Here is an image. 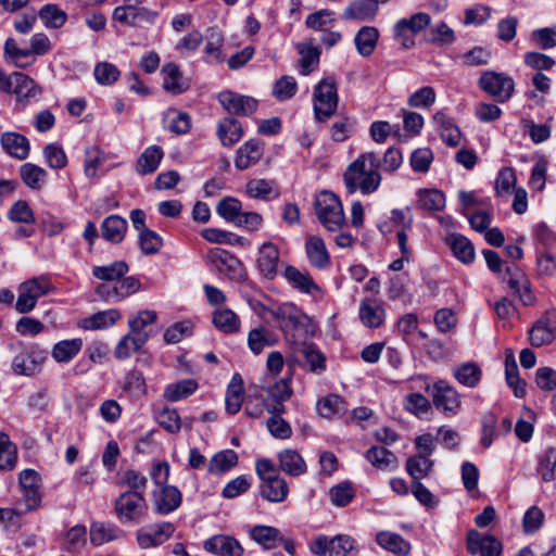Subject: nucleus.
<instances>
[{"label": "nucleus", "instance_id": "1", "mask_svg": "<svg viewBox=\"0 0 556 556\" xmlns=\"http://www.w3.org/2000/svg\"><path fill=\"white\" fill-rule=\"evenodd\" d=\"M380 159L374 152H366L353 161L344 172V185L349 193L375 192L381 184Z\"/></svg>", "mask_w": 556, "mask_h": 556}, {"label": "nucleus", "instance_id": "2", "mask_svg": "<svg viewBox=\"0 0 556 556\" xmlns=\"http://www.w3.org/2000/svg\"><path fill=\"white\" fill-rule=\"evenodd\" d=\"M319 223L329 231H338L345 224V216L340 199L332 192L321 191L314 203Z\"/></svg>", "mask_w": 556, "mask_h": 556}, {"label": "nucleus", "instance_id": "3", "mask_svg": "<svg viewBox=\"0 0 556 556\" xmlns=\"http://www.w3.org/2000/svg\"><path fill=\"white\" fill-rule=\"evenodd\" d=\"M337 83L332 77L321 79L314 88L313 106L315 118L318 122H327L338 108Z\"/></svg>", "mask_w": 556, "mask_h": 556}, {"label": "nucleus", "instance_id": "4", "mask_svg": "<svg viewBox=\"0 0 556 556\" xmlns=\"http://www.w3.org/2000/svg\"><path fill=\"white\" fill-rule=\"evenodd\" d=\"M144 495L137 492H123L117 496L114 510L122 523H139L148 514Z\"/></svg>", "mask_w": 556, "mask_h": 556}, {"label": "nucleus", "instance_id": "5", "mask_svg": "<svg viewBox=\"0 0 556 556\" xmlns=\"http://www.w3.org/2000/svg\"><path fill=\"white\" fill-rule=\"evenodd\" d=\"M53 290L50 278L47 276H39L28 279L18 286V296L15 304V309L20 314L31 312L39 298L48 294Z\"/></svg>", "mask_w": 556, "mask_h": 556}, {"label": "nucleus", "instance_id": "6", "mask_svg": "<svg viewBox=\"0 0 556 556\" xmlns=\"http://www.w3.org/2000/svg\"><path fill=\"white\" fill-rule=\"evenodd\" d=\"M425 391L432 395L433 406L445 417H453L458 414L462 407V399L454 387L444 380L437 381L431 388L426 383Z\"/></svg>", "mask_w": 556, "mask_h": 556}, {"label": "nucleus", "instance_id": "7", "mask_svg": "<svg viewBox=\"0 0 556 556\" xmlns=\"http://www.w3.org/2000/svg\"><path fill=\"white\" fill-rule=\"evenodd\" d=\"M479 87L497 102L508 101L515 91L514 79L505 73L485 71L479 78Z\"/></svg>", "mask_w": 556, "mask_h": 556}, {"label": "nucleus", "instance_id": "8", "mask_svg": "<svg viewBox=\"0 0 556 556\" xmlns=\"http://www.w3.org/2000/svg\"><path fill=\"white\" fill-rule=\"evenodd\" d=\"M556 339V309L545 312L531 327L529 340L532 346L551 344Z\"/></svg>", "mask_w": 556, "mask_h": 556}, {"label": "nucleus", "instance_id": "9", "mask_svg": "<svg viewBox=\"0 0 556 556\" xmlns=\"http://www.w3.org/2000/svg\"><path fill=\"white\" fill-rule=\"evenodd\" d=\"M271 315L279 323L280 329L287 337H291L294 340L296 334L292 333L304 327L306 316L296 308L293 304H282L276 309L271 311Z\"/></svg>", "mask_w": 556, "mask_h": 556}, {"label": "nucleus", "instance_id": "10", "mask_svg": "<svg viewBox=\"0 0 556 556\" xmlns=\"http://www.w3.org/2000/svg\"><path fill=\"white\" fill-rule=\"evenodd\" d=\"M46 358L47 351L33 345L14 357L12 362L13 371L16 375L31 376L40 370Z\"/></svg>", "mask_w": 556, "mask_h": 556}, {"label": "nucleus", "instance_id": "11", "mask_svg": "<svg viewBox=\"0 0 556 556\" xmlns=\"http://www.w3.org/2000/svg\"><path fill=\"white\" fill-rule=\"evenodd\" d=\"M170 522H160L146 526L137 531V542L141 548L156 547L166 542L174 533Z\"/></svg>", "mask_w": 556, "mask_h": 556}, {"label": "nucleus", "instance_id": "12", "mask_svg": "<svg viewBox=\"0 0 556 556\" xmlns=\"http://www.w3.org/2000/svg\"><path fill=\"white\" fill-rule=\"evenodd\" d=\"M206 261L216 269L231 279L242 276V263L228 251L220 248H213L207 251Z\"/></svg>", "mask_w": 556, "mask_h": 556}, {"label": "nucleus", "instance_id": "13", "mask_svg": "<svg viewBox=\"0 0 556 556\" xmlns=\"http://www.w3.org/2000/svg\"><path fill=\"white\" fill-rule=\"evenodd\" d=\"M181 502L182 494L174 485H162L152 492V503L159 515H168L175 511L181 505Z\"/></svg>", "mask_w": 556, "mask_h": 556}, {"label": "nucleus", "instance_id": "14", "mask_svg": "<svg viewBox=\"0 0 556 556\" xmlns=\"http://www.w3.org/2000/svg\"><path fill=\"white\" fill-rule=\"evenodd\" d=\"M218 102L230 114L248 116L257 109V100L229 90L218 94Z\"/></svg>", "mask_w": 556, "mask_h": 556}, {"label": "nucleus", "instance_id": "15", "mask_svg": "<svg viewBox=\"0 0 556 556\" xmlns=\"http://www.w3.org/2000/svg\"><path fill=\"white\" fill-rule=\"evenodd\" d=\"M467 549L481 556H501L502 543L493 535H482L477 530L467 533Z\"/></svg>", "mask_w": 556, "mask_h": 556}, {"label": "nucleus", "instance_id": "16", "mask_svg": "<svg viewBox=\"0 0 556 556\" xmlns=\"http://www.w3.org/2000/svg\"><path fill=\"white\" fill-rule=\"evenodd\" d=\"M358 317L366 328L376 329L383 325L386 309L381 301L375 298H365L358 307Z\"/></svg>", "mask_w": 556, "mask_h": 556}, {"label": "nucleus", "instance_id": "17", "mask_svg": "<svg viewBox=\"0 0 556 556\" xmlns=\"http://www.w3.org/2000/svg\"><path fill=\"white\" fill-rule=\"evenodd\" d=\"M0 144L3 151L13 159L24 161L29 156V140L20 132L5 131L1 134Z\"/></svg>", "mask_w": 556, "mask_h": 556}, {"label": "nucleus", "instance_id": "18", "mask_svg": "<svg viewBox=\"0 0 556 556\" xmlns=\"http://www.w3.org/2000/svg\"><path fill=\"white\" fill-rule=\"evenodd\" d=\"M12 79H15L12 92L15 93L17 102L23 106L40 97L41 88L29 76L21 72H14L12 73Z\"/></svg>", "mask_w": 556, "mask_h": 556}, {"label": "nucleus", "instance_id": "19", "mask_svg": "<svg viewBox=\"0 0 556 556\" xmlns=\"http://www.w3.org/2000/svg\"><path fill=\"white\" fill-rule=\"evenodd\" d=\"M204 548L217 556H242L243 547L232 536L216 534L204 542Z\"/></svg>", "mask_w": 556, "mask_h": 556}, {"label": "nucleus", "instance_id": "20", "mask_svg": "<svg viewBox=\"0 0 556 556\" xmlns=\"http://www.w3.org/2000/svg\"><path fill=\"white\" fill-rule=\"evenodd\" d=\"M124 536V531L114 523L93 521L89 528V539L93 546H101Z\"/></svg>", "mask_w": 556, "mask_h": 556}, {"label": "nucleus", "instance_id": "21", "mask_svg": "<svg viewBox=\"0 0 556 556\" xmlns=\"http://www.w3.org/2000/svg\"><path fill=\"white\" fill-rule=\"evenodd\" d=\"M279 264V249L273 242H265L258 249L257 266L261 274L273 279L277 275Z\"/></svg>", "mask_w": 556, "mask_h": 556}, {"label": "nucleus", "instance_id": "22", "mask_svg": "<svg viewBox=\"0 0 556 556\" xmlns=\"http://www.w3.org/2000/svg\"><path fill=\"white\" fill-rule=\"evenodd\" d=\"M149 338V333H136L130 330L116 344L114 356L119 361L129 358L132 354L140 351Z\"/></svg>", "mask_w": 556, "mask_h": 556}, {"label": "nucleus", "instance_id": "23", "mask_svg": "<svg viewBox=\"0 0 556 556\" xmlns=\"http://www.w3.org/2000/svg\"><path fill=\"white\" fill-rule=\"evenodd\" d=\"M263 155V146L257 139H250L236 152L235 166L244 170L256 164Z\"/></svg>", "mask_w": 556, "mask_h": 556}, {"label": "nucleus", "instance_id": "24", "mask_svg": "<svg viewBox=\"0 0 556 556\" xmlns=\"http://www.w3.org/2000/svg\"><path fill=\"white\" fill-rule=\"evenodd\" d=\"M260 493L268 502L281 503L287 498L289 488L282 477L273 476V478H267V480L261 482Z\"/></svg>", "mask_w": 556, "mask_h": 556}, {"label": "nucleus", "instance_id": "25", "mask_svg": "<svg viewBox=\"0 0 556 556\" xmlns=\"http://www.w3.org/2000/svg\"><path fill=\"white\" fill-rule=\"evenodd\" d=\"M217 137L224 147H232L243 136V128L239 121L232 117H225L217 124Z\"/></svg>", "mask_w": 556, "mask_h": 556}, {"label": "nucleus", "instance_id": "26", "mask_svg": "<svg viewBox=\"0 0 556 556\" xmlns=\"http://www.w3.org/2000/svg\"><path fill=\"white\" fill-rule=\"evenodd\" d=\"M305 250L312 266L323 269L330 263V256L324 240L316 236L306 239Z\"/></svg>", "mask_w": 556, "mask_h": 556}, {"label": "nucleus", "instance_id": "27", "mask_svg": "<svg viewBox=\"0 0 556 556\" xmlns=\"http://www.w3.org/2000/svg\"><path fill=\"white\" fill-rule=\"evenodd\" d=\"M280 469L292 477H299L306 472V463L300 453L292 448H286L278 454Z\"/></svg>", "mask_w": 556, "mask_h": 556}, {"label": "nucleus", "instance_id": "28", "mask_svg": "<svg viewBox=\"0 0 556 556\" xmlns=\"http://www.w3.org/2000/svg\"><path fill=\"white\" fill-rule=\"evenodd\" d=\"M506 271L509 276L507 279V285L510 290L514 292V294L520 298L525 305L530 304L532 301V295L529 290V281L525 274L515 265L507 266Z\"/></svg>", "mask_w": 556, "mask_h": 556}, {"label": "nucleus", "instance_id": "29", "mask_svg": "<svg viewBox=\"0 0 556 556\" xmlns=\"http://www.w3.org/2000/svg\"><path fill=\"white\" fill-rule=\"evenodd\" d=\"M283 276L295 289L303 293L314 294L320 291L307 271H301L292 265L285 268Z\"/></svg>", "mask_w": 556, "mask_h": 556}, {"label": "nucleus", "instance_id": "30", "mask_svg": "<svg viewBox=\"0 0 556 556\" xmlns=\"http://www.w3.org/2000/svg\"><path fill=\"white\" fill-rule=\"evenodd\" d=\"M223 43V31L218 27H210L206 30V42L204 47V53L206 55L205 61L207 63L220 64L224 62V55L222 51Z\"/></svg>", "mask_w": 556, "mask_h": 556}, {"label": "nucleus", "instance_id": "31", "mask_svg": "<svg viewBox=\"0 0 556 556\" xmlns=\"http://www.w3.org/2000/svg\"><path fill=\"white\" fill-rule=\"evenodd\" d=\"M213 324L222 332L226 334H233L240 331L241 321L238 315L227 308L217 307L213 313Z\"/></svg>", "mask_w": 556, "mask_h": 556}, {"label": "nucleus", "instance_id": "32", "mask_svg": "<svg viewBox=\"0 0 556 556\" xmlns=\"http://www.w3.org/2000/svg\"><path fill=\"white\" fill-rule=\"evenodd\" d=\"M378 9L375 3L355 0L344 9L342 16L345 21H372L378 13Z\"/></svg>", "mask_w": 556, "mask_h": 556}, {"label": "nucleus", "instance_id": "33", "mask_svg": "<svg viewBox=\"0 0 556 556\" xmlns=\"http://www.w3.org/2000/svg\"><path fill=\"white\" fill-rule=\"evenodd\" d=\"M276 342L277 338L275 333L264 326L255 327L248 333V346L255 355L261 354L265 348L271 346L276 344Z\"/></svg>", "mask_w": 556, "mask_h": 556}, {"label": "nucleus", "instance_id": "34", "mask_svg": "<svg viewBox=\"0 0 556 556\" xmlns=\"http://www.w3.org/2000/svg\"><path fill=\"white\" fill-rule=\"evenodd\" d=\"M244 399L243 382L239 374L232 376L226 392V410L230 415L237 414Z\"/></svg>", "mask_w": 556, "mask_h": 556}, {"label": "nucleus", "instance_id": "35", "mask_svg": "<svg viewBox=\"0 0 556 556\" xmlns=\"http://www.w3.org/2000/svg\"><path fill=\"white\" fill-rule=\"evenodd\" d=\"M379 30L374 26H363L355 35L354 42L362 56H369L377 47Z\"/></svg>", "mask_w": 556, "mask_h": 556}, {"label": "nucleus", "instance_id": "36", "mask_svg": "<svg viewBox=\"0 0 556 556\" xmlns=\"http://www.w3.org/2000/svg\"><path fill=\"white\" fill-rule=\"evenodd\" d=\"M250 535L253 541L265 549H273L282 540L281 532L274 527L257 525L251 529Z\"/></svg>", "mask_w": 556, "mask_h": 556}, {"label": "nucleus", "instance_id": "37", "mask_svg": "<svg viewBox=\"0 0 556 556\" xmlns=\"http://www.w3.org/2000/svg\"><path fill=\"white\" fill-rule=\"evenodd\" d=\"M453 254L464 264H470L475 260V248L469 239L459 233H453L446 239Z\"/></svg>", "mask_w": 556, "mask_h": 556}, {"label": "nucleus", "instance_id": "38", "mask_svg": "<svg viewBox=\"0 0 556 556\" xmlns=\"http://www.w3.org/2000/svg\"><path fill=\"white\" fill-rule=\"evenodd\" d=\"M163 150L159 146H150L148 147L141 155L138 157L136 163V170L140 175H148L154 173L162 159H163Z\"/></svg>", "mask_w": 556, "mask_h": 556}, {"label": "nucleus", "instance_id": "39", "mask_svg": "<svg viewBox=\"0 0 556 556\" xmlns=\"http://www.w3.org/2000/svg\"><path fill=\"white\" fill-rule=\"evenodd\" d=\"M505 377L507 384L514 390V394L517 397H523L526 395V381L519 377L518 366L511 351L506 353Z\"/></svg>", "mask_w": 556, "mask_h": 556}, {"label": "nucleus", "instance_id": "40", "mask_svg": "<svg viewBox=\"0 0 556 556\" xmlns=\"http://www.w3.org/2000/svg\"><path fill=\"white\" fill-rule=\"evenodd\" d=\"M377 543L384 549L400 556H405L410 551V544L400 534L381 531L376 536Z\"/></svg>", "mask_w": 556, "mask_h": 556}, {"label": "nucleus", "instance_id": "41", "mask_svg": "<svg viewBox=\"0 0 556 556\" xmlns=\"http://www.w3.org/2000/svg\"><path fill=\"white\" fill-rule=\"evenodd\" d=\"M126 229L127 222L117 215L106 217L101 225L102 237L113 243H118L123 240Z\"/></svg>", "mask_w": 556, "mask_h": 556}, {"label": "nucleus", "instance_id": "42", "mask_svg": "<svg viewBox=\"0 0 556 556\" xmlns=\"http://www.w3.org/2000/svg\"><path fill=\"white\" fill-rule=\"evenodd\" d=\"M117 485L126 488V492H137L144 495L148 478L142 472L128 468L119 475Z\"/></svg>", "mask_w": 556, "mask_h": 556}, {"label": "nucleus", "instance_id": "43", "mask_svg": "<svg viewBox=\"0 0 556 556\" xmlns=\"http://www.w3.org/2000/svg\"><path fill=\"white\" fill-rule=\"evenodd\" d=\"M129 270L125 261H115L108 265L93 266L92 276L103 281H116L123 278Z\"/></svg>", "mask_w": 556, "mask_h": 556}, {"label": "nucleus", "instance_id": "44", "mask_svg": "<svg viewBox=\"0 0 556 556\" xmlns=\"http://www.w3.org/2000/svg\"><path fill=\"white\" fill-rule=\"evenodd\" d=\"M20 176L23 182L33 190H40L47 179V172L33 163H25L20 167Z\"/></svg>", "mask_w": 556, "mask_h": 556}, {"label": "nucleus", "instance_id": "45", "mask_svg": "<svg viewBox=\"0 0 556 556\" xmlns=\"http://www.w3.org/2000/svg\"><path fill=\"white\" fill-rule=\"evenodd\" d=\"M433 468V460L428 456L416 454L406 462V471L412 477V481H420L426 478Z\"/></svg>", "mask_w": 556, "mask_h": 556}, {"label": "nucleus", "instance_id": "46", "mask_svg": "<svg viewBox=\"0 0 556 556\" xmlns=\"http://www.w3.org/2000/svg\"><path fill=\"white\" fill-rule=\"evenodd\" d=\"M198 383L193 379H185L168 384L164 390V397L169 402L184 400L195 392Z\"/></svg>", "mask_w": 556, "mask_h": 556}, {"label": "nucleus", "instance_id": "47", "mask_svg": "<svg viewBox=\"0 0 556 556\" xmlns=\"http://www.w3.org/2000/svg\"><path fill=\"white\" fill-rule=\"evenodd\" d=\"M418 206L427 212L441 211L445 206L444 194L437 189H421L417 193Z\"/></svg>", "mask_w": 556, "mask_h": 556}, {"label": "nucleus", "instance_id": "48", "mask_svg": "<svg viewBox=\"0 0 556 556\" xmlns=\"http://www.w3.org/2000/svg\"><path fill=\"white\" fill-rule=\"evenodd\" d=\"M404 409L416 417H425L431 413V402L421 393L414 392L403 400Z\"/></svg>", "mask_w": 556, "mask_h": 556}, {"label": "nucleus", "instance_id": "49", "mask_svg": "<svg viewBox=\"0 0 556 556\" xmlns=\"http://www.w3.org/2000/svg\"><path fill=\"white\" fill-rule=\"evenodd\" d=\"M81 346V339L60 341L53 346L52 356L58 363H67L79 353Z\"/></svg>", "mask_w": 556, "mask_h": 556}, {"label": "nucleus", "instance_id": "50", "mask_svg": "<svg viewBox=\"0 0 556 556\" xmlns=\"http://www.w3.org/2000/svg\"><path fill=\"white\" fill-rule=\"evenodd\" d=\"M367 460L376 468L384 470L396 465V456L383 446H372L366 452Z\"/></svg>", "mask_w": 556, "mask_h": 556}, {"label": "nucleus", "instance_id": "51", "mask_svg": "<svg viewBox=\"0 0 556 556\" xmlns=\"http://www.w3.org/2000/svg\"><path fill=\"white\" fill-rule=\"evenodd\" d=\"M17 463V450L5 432H0V470H12Z\"/></svg>", "mask_w": 556, "mask_h": 556}, {"label": "nucleus", "instance_id": "52", "mask_svg": "<svg viewBox=\"0 0 556 556\" xmlns=\"http://www.w3.org/2000/svg\"><path fill=\"white\" fill-rule=\"evenodd\" d=\"M556 468V448L547 447L543 454L538 457L536 471L544 482L555 480Z\"/></svg>", "mask_w": 556, "mask_h": 556}, {"label": "nucleus", "instance_id": "53", "mask_svg": "<svg viewBox=\"0 0 556 556\" xmlns=\"http://www.w3.org/2000/svg\"><path fill=\"white\" fill-rule=\"evenodd\" d=\"M238 464V455L232 450L216 453L208 464V471L213 473L225 472Z\"/></svg>", "mask_w": 556, "mask_h": 556}, {"label": "nucleus", "instance_id": "54", "mask_svg": "<svg viewBox=\"0 0 556 556\" xmlns=\"http://www.w3.org/2000/svg\"><path fill=\"white\" fill-rule=\"evenodd\" d=\"M165 122L167 123V128L177 135L187 134L191 128L190 115L174 109L167 110L165 113Z\"/></svg>", "mask_w": 556, "mask_h": 556}, {"label": "nucleus", "instance_id": "55", "mask_svg": "<svg viewBox=\"0 0 556 556\" xmlns=\"http://www.w3.org/2000/svg\"><path fill=\"white\" fill-rule=\"evenodd\" d=\"M122 314L119 311L111 308L98 312L85 320V328L87 329H103L113 326L119 320Z\"/></svg>", "mask_w": 556, "mask_h": 556}, {"label": "nucleus", "instance_id": "56", "mask_svg": "<svg viewBox=\"0 0 556 556\" xmlns=\"http://www.w3.org/2000/svg\"><path fill=\"white\" fill-rule=\"evenodd\" d=\"M454 377L459 383L473 388L481 379V370L475 363H466L454 369Z\"/></svg>", "mask_w": 556, "mask_h": 556}, {"label": "nucleus", "instance_id": "57", "mask_svg": "<svg viewBox=\"0 0 556 556\" xmlns=\"http://www.w3.org/2000/svg\"><path fill=\"white\" fill-rule=\"evenodd\" d=\"M162 72L164 74L163 87L165 90L174 94H179L185 90V87L180 83L181 73L177 64L166 63Z\"/></svg>", "mask_w": 556, "mask_h": 556}, {"label": "nucleus", "instance_id": "58", "mask_svg": "<svg viewBox=\"0 0 556 556\" xmlns=\"http://www.w3.org/2000/svg\"><path fill=\"white\" fill-rule=\"evenodd\" d=\"M216 212L227 222L236 224L242 213V205L239 200L227 197L218 202Z\"/></svg>", "mask_w": 556, "mask_h": 556}, {"label": "nucleus", "instance_id": "59", "mask_svg": "<svg viewBox=\"0 0 556 556\" xmlns=\"http://www.w3.org/2000/svg\"><path fill=\"white\" fill-rule=\"evenodd\" d=\"M289 368L291 369V366H289ZM291 378H292V371L290 370L288 376L276 381L273 386H269L266 389L268 396L274 402H285L292 396L293 391L290 386Z\"/></svg>", "mask_w": 556, "mask_h": 556}, {"label": "nucleus", "instance_id": "60", "mask_svg": "<svg viewBox=\"0 0 556 556\" xmlns=\"http://www.w3.org/2000/svg\"><path fill=\"white\" fill-rule=\"evenodd\" d=\"M39 17L46 26L51 28H59L63 26L67 20L66 13L55 4L43 5L39 11Z\"/></svg>", "mask_w": 556, "mask_h": 556}, {"label": "nucleus", "instance_id": "61", "mask_svg": "<svg viewBox=\"0 0 556 556\" xmlns=\"http://www.w3.org/2000/svg\"><path fill=\"white\" fill-rule=\"evenodd\" d=\"M298 90V84L294 77L292 76H281L277 79L273 87V96L278 101H286L291 99Z\"/></svg>", "mask_w": 556, "mask_h": 556}, {"label": "nucleus", "instance_id": "62", "mask_svg": "<svg viewBox=\"0 0 556 556\" xmlns=\"http://www.w3.org/2000/svg\"><path fill=\"white\" fill-rule=\"evenodd\" d=\"M43 156L47 165L53 169H62L67 165V156L63 148L58 143H49L43 148Z\"/></svg>", "mask_w": 556, "mask_h": 556}, {"label": "nucleus", "instance_id": "63", "mask_svg": "<svg viewBox=\"0 0 556 556\" xmlns=\"http://www.w3.org/2000/svg\"><path fill=\"white\" fill-rule=\"evenodd\" d=\"M302 354L312 372L320 374L326 369V357L314 344L304 345Z\"/></svg>", "mask_w": 556, "mask_h": 556}, {"label": "nucleus", "instance_id": "64", "mask_svg": "<svg viewBox=\"0 0 556 556\" xmlns=\"http://www.w3.org/2000/svg\"><path fill=\"white\" fill-rule=\"evenodd\" d=\"M333 22V12L329 10H319L307 15L305 25L314 30L324 33L332 26Z\"/></svg>", "mask_w": 556, "mask_h": 556}]
</instances>
